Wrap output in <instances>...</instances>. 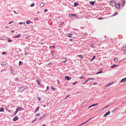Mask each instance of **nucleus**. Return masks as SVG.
Wrapping results in <instances>:
<instances>
[{"mask_svg":"<svg viewBox=\"0 0 126 126\" xmlns=\"http://www.w3.org/2000/svg\"><path fill=\"white\" fill-rule=\"evenodd\" d=\"M64 24V22H63L62 23H61V25H62Z\"/></svg>","mask_w":126,"mask_h":126,"instance_id":"62","label":"nucleus"},{"mask_svg":"<svg viewBox=\"0 0 126 126\" xmlns=\"http://www.w3.org/2000/svg\"><path fill=\"white\" fill-rule=\"evenodd\" d=\"M12 40L11 39L9 40L8 41V42L9 43H11V42H12Z\"/></svg>","mask_w":126,"mask_h":126,"instance_id":"36","label":"nucleus"},{"mask_svg":"<svg viewBox=\"0 0 126 126\" xmlns=\"http://www.w3.org/2000/svg\"><path fill=\"white\" fill-rule=\"evenodd\" d=\"M4 109L2 108H0V111L1 112H4V111L3 110Z\"/></svg>","mask_w":126,"mask_h":126,"instance_id":"19","label":"nucleus"},{"mask_svg":"<svg viewBox=\"0 0 126 126\" xmlns=\"http://www.w3.org/2000/svg\"><path fill=\"white\" fill-rule=\"evenodd\" d=\"M92 107V106H91V105L90 106H89L88 108V109H89L91 107Z\"/></svg>","mask_w":126,"mask_h":126,"instance_id":"60","label":"nucleus"},{"mask_svg":"<svg viewBox=\"0 0 126 126\" xmlns=\"http://www.w3.org/2000/svg\"><path fill=\"white\" fill-rule=\"evenodd\" d=\"M45 3H42L40 4V7H42L44 5Z\"/></svg>","mask_w":126,"mask_h":126,"instance_id":"14","label":"nucleus"},{"mask_svg":"<svg viewBox=\"0 0 126 126\" xmlns=\"http://www.w3.org/2000/svg\"><path fill=\"white\" fill-rule=\"evenodd\" d=\"M110 5L113 6H114L116 4V3L115 2L113 1H110Z\"/></svg>","mask_w":126,"mask_h":126,"instance_id":"1","label":"nucleus"},{"mask_svg":"<svg viewBox=\"0 0 126 126\" xmlns=\"http://www.w3.org/2000/svg\"><path fill=\"white\" fill-rule=\"evenodd\" d=\"M57 82L58 83V84H59V80H57Z\"/></svg>","mask_w":126,"mask_h":126,"instance_id":"51","label":"nucleus"},{"mask_svg":"<svg viewBox=\"0 0 126 126\" xmlns=\"http://www.w3.org/2000/svg\"><path fill=\"white\" fill-rule=\"evenodd\" d=\"M72 40H72V39H69V41H71Z\"/></svg>","mask_w":126,"mask_h":126,"instance_id":"64","label":"nucleus"},{"mask_svg":"<svg viewBox=\"0 0 126 126\" xmlns=\"http://www.w3.org/2000/svg\"><path fill=\"white\" fill-rule=\"evenodd\" d=\"M78 5V3L76 2H75L74 4V6H75V7L76 6H77Z\"/></svg>","mask_w":126,"mask_h":126,"instance_id":"21","label":"nucleus"},{"mask_svg":"<svg viewBox=\"0 0 126 126\" xmlns=\"http://www.w3.org/2000/svg\"><path fill=\"white\" fill-rule=\"evenodd\" d=\"M110 111H109L106 113L103 116L104 117H105L107 116L110 113Z\"/></svg>","mask_w":126,"mask_h":126,"instance_id":"3","label":"nucleus"},{"mask_svg":"<svg viewBox=\"0 0 126 126\" xmlns=\"http://www.w3.org/2000/svg\"><path fill=\"white\" fill-rule=\"evenodd\" d=\"M47 11V9H45V10L44 12L45 13L46 11Z\"/></svg>","mask_w":126,"mask_h":126,"instance_id":"53","label":"nucleus"},{"mask_svg":"<svg viewBox=\"0 0 126 126\" xmlns=\"http://www.w3.org/2000/svg\"><path fill=\"white\" fill-rule=\"evenodd\" d=\"M102 73V71H100V72H98L97 73H96V74H98L101 73Z\"/></svg>","mask_w":126,"mask_h":126,"instance_id":"39","label":"nucleus"},{"mask_svg":"<svg viewBox=\"0 0 126 126\" xmlns=\"http://www.w3.org/2000/svg\"><path fill=\"white\" fill-rule=\"evenodd\" d=\"M94 46H95V45H94V44H92L91 45V47H94Z\"/></svg>","mask_w":126,"mask_h":126,"instance_id":"33","label":"nucleus"},{"mask_svg":"<svg viewBox=\"0 0 126 126\" xmlns=\"http://www.w3.org/2000/svg\"><path fill=\"white\" fill-rule=\"evenodd\" d=\"M39 107H38L37 108H36V110L35 111H34V113H35V112H36V111H37V110H39Z\"/></svg>","mask_w":126,"mask_h":126,"instance_id":"27","label":"nucleus"},{"mask_svg":"<svg viewBox=\"0 0 126 126\" xmlns=\"http://www.w3.org/2000/svg\"><path fill=\"white\" fill-rule=\"evenodd\" d=\"M118 60V59L117 58H116L114 59V62H117Z\"/></svg>","mask_w":126,"mask_h":126,"instance_id":"23","label":"nucleus"},{"mask_svg":"<svg viewBox=\"0 0 126 126\" xmlns=\"http://www.w3.org/2000/svg\"><path fill=\"white\" fill-rule=\"evenodd\" d=\"M19 24H21L23 23L22 22H20L19 23Z\"/></svg>","mask_w":126,"mask_h":126,"instance_id":"58","label":"nucleus"},{"mask_svg":"<svg viewBox=\"0 0 126 126\" xmlns=\"http://www.w3.org/2000/svg\"><path fill=\"white\" fill-rule=\"evenodd\" d=\"M43 119V118L42 117V116L40 118H39V120H41L42 119Z\"/></svg>","mask_w":126,"mask_h":126,"instance_id":"37","label":"nucleus"},{"mask_svg":"<svg viewBox=\"0 0 126 126\" xmlns=\"http://www.w3.org/2000/svg\"><path fill=\"white\" fill-rule=\"evenodd\" d=\"M65 79H67V80H69L70 79H71V77H69L68 76H65Z\"/></svg>","mask_w":126,"mask_h":126,"instance_id":"5","label":"nucleus"},{"mask_svg":"<svg viewBox=\"0 0 126 126\" xmlns=\"http://www.w3.org/2000/svg\"><path fill=\"white\" fill-rule=\"evenodd\" d=\"M5 52H2V55H4L5 54Z\"/></svg>","mask_w":126,"mask_h":126,"instance_id":"49","label":"nucleus"},{"mask_svg":"<svg viewBox=\"0 0 126 126\" xmlns=\"http://www.w3.org/2000/svg\"><path fill=\"white\" fill-rule=\"evenodd\" d=\"M18 35H17L15 36L13 38H19L21 36L20 34H18Z\"/></svg>","mask_w":126,"mask_h":126,"instance_id":"10","label":"nucleus"},{"mask_svg":"<svg viewBox=\"0 0 126 126\" xmlns=\"http://www.w3.org/2000/svg\"><path fill=\"white\" fill-rule=\"evenodd\" d=\"M14 31L13 30H12L11 31V32H14Z\"/></svg>","mask_w":126,"mask_h":126,"instance_id":"54","label":"nucleus"},{"mask_svg":"<svg viewBox=\"0 0 126 126\" xmlns=\"http://www.w3.org/2000/svg\"><path fill=\"white\" fill-rule=\"evenodd\" d=\"M84 78H85V77H84L83 76H82V77H80L79 78V79H83Z\"/></svg>","mask_w":126,"mask_h":126,"instance_id":"38","label":"nucleus"},{"mask_svg":"<svg viewBox=\"0 0 126 126\" xmlns=\"http://www.w3.org/2000/svg\"><path fill=\"white\" fill-rule=\"evenodd\" d=\"M93 58H92V59H91L90 60V61L91 62L92 61H93V60L94 59V58H95V56H93Z\"/></svg>","mask_w":126,"mask_h":126,"instance_id":"15","label":"nucleus"},{"mask_svg":"<svg viewBox=\"0 0 126 126\" xmlns=\"http://www.w3.org/2000/svg\"><path fill=\"white\" fill-rule=\"evenodd\" d=\"M118 13L117 12H116L113 15V16H114L117 14Z\"/></svg>","mask_w":126,"mask_h":126,"instance_id":"30","label":"nucleus"},{"mask_svg":"<svg viewBox=\"0 0 126 126\" xmlns=\"http://www.w3.org/2000/svg\"><path fill=\"white\" fill-rule=\"evenodd\" d=\"M97 83L96 82H95L93 84V85H97Z\"/></svg>","mask_w":126,"mask_h":126,"instance_id":"46","label":"nucleus"},{"mask_svg":"<svg viewBox=\"0 0 126 126\" xmlns=\"http://www.w3.org/2000/svg\"><path fill=\"white\" fill-rule=\"evenodd\" d=\"M17 110H16V112H15V114H14V115H15L16 114V113L18 111H17Z\"/></svg>","mask_w":126,"mask_h":126,"instance_id":"40","label":"nucleus"},{"mask_svg":"<svg viewBox=\"0 0 126 126\" xmlns=\"http://www.w3.org/2000/svg\"><path fill=\"white\" fill-rule=\"evenodd\" d=\"M72 34L71 33H69L68 35V36L69 37H71L72 36L71 35Z\"/></svg>","mask_w":126,"mask_h":126,"instance_id":"29","label":"nucleus"},{"mask_svg":"<svg viewBox=\"0 0 126 126\" xmlns=\"http://www.w3.org/2000/svg\"><path fill=\"white\" fill-rule=\"evenodd\" d=\"M4 91H5V90L4 89L2 90H1V92H2V93H3L4 92Z\"/></svg>","mask_w":126,"mask_h":126,"instance_id":"43","label":"nucleus"},{"mask_svg":"<svg viewBox=\"0 0 126 126\" xmlns=\"http://www.w3.org/2000/svg\"><path fill=\"white\" fill-rule=\"evenodd\" d=\"M98 103H95V104H94L92 105H91V106H92V107H93V106H96L98 105Z\"/></svg>","mask_w":126,"mask_h":126,"instance_id":"18","label":"nucleus"},{"mask_svg":"<svg viewBox=\"0 0 126 126\" xmlns=\"http://www.w3.org/2000/svg\"><path fill=\"white\" fill-rule=\"evenodd\" d=\"M11 73H12L14 74V73L13 72V70H12V69H11Z\"/></svg>","mask_w":126,"mask_h":126,"instance_id":"41","label":"nucleus"},{"mask_svg":"<svg viewBox=\"0 0 126 126\" xmlns=\"http://www.w3.org/2000/svg\"><path fill=\"white\" fill-rule=\"evenodd\" d=\"M5 109H6V110H7L8 112H10V110L8 109H7V107H5Z\"/></svg>","mask_w":126,"mask_h":126,"instance_id":"31","label":"nucleus"},{"mask_svg":"<svg viewBox=\"0 0 126 126\" xmlns=\"http://www.w3.org/2000/svg\"><path fill=\"white\" fill-rule=\"evenodd\" d=\"M15 80L17 81H20V80L18 78H16L15 79Z\"/></svg>","mask_w":126,"mask_h":126,"instance_id":"9","label":"nucleus"},{"mask_svg":"<svg viewBox=\"0 0 126 126\" xmlns=\"http://www.w3.org/2000/svg\"><path fill=\"white\" fill-rule=\"evenodd\" d=\"M19 88L20 89H21V91H23L25 89V88H24L23 87H20Z\"/></svg>","mask_w":126,"mask_h":126,"instance_id":"20","label":"nucleus"},{"mask_svg":"<svg viewBox=\"0 0 126 126\" xmlns=\"http://www.w3.org/2000/svg\"><path fill=\"white\" fill-rule=\"evenodd\" d=\"M18 119V118L17 116H15L13 119V120L14 121H15L16 120Z\"/></svg>","mask_w":126,"mask_h":126,"instance_id":"6","label":"nucleus"},{"mask_svg":"<svg viewBox=\"0 0 126 126\" xmlns=\"http://www.w3.org/2000/svg\"><path fill=\"white\" fill-rule=\"evenodd\" d=\"M6 63L5 62H2L1 63V65H6Z\"/></svg>","mask_w":126,"mask_h":126,"instance_id":"12","label":"nucleus"},{"mask_svg":"<svg viewBox=\"0 0 126 126\" xmlns=\"http://www.w3.org/2000/svg\"><path fill=\"white\" fill-rule=\"evenodd\" d=\"M34 5V3H33L30 6L31 7H32Z\"/></svg>","mask_w":126,"mask_h":126,"instance_id":"32","label":"nucleus"},{"mask_svg":"<svg viewBox=\"0 0 126 126\" xmlns=\"http://www.w3.org/2000/svg\"><path fill=\"white\" fill-rule=\"evenodd\" d=\"M13 22V21H11V22H9V24H11V23H12Z\"/></svg>","mask_w":126,"mask_h":126,"instance_id":"52","label":"nucleus"},{"mask_svg":"<svg viewBox=\"0 0 126 126\" xmlns=\"http://www.w3.org/2000/svg\"><path fill=\"white\" fill-rule=\"evenodd\" d=\"M78 83V82H76L74 83H73V84L74 85H75L76 84V83Z\"/></svg>","mask_w":126,"mask_h":126,"instance_id":"50","label":"nucleus"},{"mask_svg":"<svg viewBox=\"0 0 126 126\" xmlns=\"http://www.w3.org/2000/svg\"><path fill=\"white\" fill-rule=\"evenodd\" d=\"M90 119H89V120H88L87 121H86L85 122H84V123H82V124H81L80 125H82L83 124H85L86 122H88Z\"/></svg>","mask_w":126,"mask_h":126,"instance_id":"25","label":"nucleus"},{"mask_svg":"<svg viewBox=\"0 0 126 126\" xmlns=\"http://www.w3.org/2000/svg\"><path fill=\"white\" fill-rule=\"evenodd\" d=\"M27 54H28V53L27 52V53H25L24 54L25 55Z\"/></svg>","mask_w":126,"mask_h":126,"instance_id":"61","label":"nucleus"},{"mask_svg":"<svg viewBox=\"0 0 126 126\" xmlns=\"http://www.w3.org/2000/svg\"><path fill=\"white\" fill-rule=\"evenodd\" d=\"M126 80V78L122 79L121 80V82H123L125 81Z\"/></svg>","mask_w":126,"mask_h":126,"instance_id":"11","label":"nucleus"},{"mask_svg":"<svg viewBox=\"0 0 126 126\" xmlns=\"http://www.w3.org/2000/svg\"><path fill=\"white\" fill-rule=\"evenodd\" d=\"M14 13L15 14H17L16 13V11H14Z\"/></svg>","mask_w":126,"mask_h":126,"instance_id":"59","label":"nucleus"},{"mask_svg":"<svg viewBox=\"0 0 126 126\" xmlns=\"http://www.w3.org/2000/svg\"><path fill=\"white\" fill-rule=\"evenodd\" d=\"M37 81V83H38V84L39 85H40V83L41 82V80H36Z\"/></svg>","mask_w":126,"mask_h":126,"instance_id":"13","label":"nucleus"},{"mask_svg":"<svg viewBox=\"0 0 126 126\" xmlns=\"http://www.w3.org/2000/svg\"><path fill=\"white\" fill-rule=\"evenodd\" d=\"M122 49L124 51H126V47H123Z\"/></svg>","mask_w":126,"mask_h":126,"instance_id":"16","label":"nucleus"},{"mask_svg":"<svg viewBox=\"0 0 126 126\" xmlns=\"http://www.w3.org/2000/svg\"><path fill=\"white\" fill-rule=\"evenodd\" d=\"M120 5L119 4H117L116 5L115 7L117 9H119L120 8Z\"/></svg>","mask_w":126,"mask_h":126,"instance_id":"7","label":"nucleus"},{"mask_svg":"<svg viewBox=\"0 0 126 126\" xmlns=\"http://www.w3.org/2000/svg\"><path fill=\"white\" fill-rule=\"evenodd\" d=\"M94 79V78H90L89 79V80H90V79Z\"/></svg>","mask_w":126,"mask_h":126,"instance_id":"56","label":"nucleus"},{"mask_svg":"<svg viewBox=\"0 0 126 126\" xmlns=\"http://www.w3.org/2000/svg\"><path fill=\"white\" fill-rule=\"evenodd\" d=\"M40 115V114L39 113H37L36 114V115L37 116H39Z\"/></svg>","mask_w":126,"mask_h":126,"instance_id":"35","label":"nucleus"},{"mask_svg":"<svg viewBox=\"0 0 126 126\" xmlns=\"http://www.w3.org/2000/svg\"><path fill=\"white\" fill-rule=\"evenodd\" d=\"M51 88L53 91H54L55 90V89L54 88L53 86H51Z\"/></svg>","mask_w":126,"mask_h":126,"instance_id":"34","label":"nucleus"},{"mask_svg":"<svg viewBox=\"0 0 126 126\" xmlns=\"http://www.w3.org/2000/svg\"><path fill=\"white\" fill-rule=\"evenodd\" d=\"M42 126H45V125L43 124L42 125Z\"/></svg>","mask_w":126,"mask_h":126,"instance_id":"63","label":"nucleus"},{"mask_svg":"<svg viewBox=\"0 0 126 126\" xmlns=\"http://www.w3.org/2000/svg\"><path fill=\"white\" fill-rule=\"evenodd\" d=\"M23 109L22 107H19L17 108L16 110H17V111L18 112L19 111L22 110Z\"/></svg>","mask_w":126,"mask_h":126,"instance_id":"2","label":"nucleus"},{"mask_svg":"<svg viewBox=\"0 0 126 126\" xmlns=\"http://www.w3.org/2000/svg\"><path fill=\"white\" fill-rule=\"evenodd\" d=\"M116 110V109H114L112 111V112H113L114 111H115Z\"/></svg>","mask_w":126,"mask_h":126,"instance_id":"47","label":"nucleus"},{"mask_svg":"<svg viewBox=\"0 0 126 126\" xmlns=\"http://www.w3.org/2000/svg\"><path fill=\"white\" fill-rule=\"evenodd\" d=\"M49 89V87H48V86H47V89L45 91V92H46L47 90H48Z\"/></svg>","mask_w":126,"mask_h":126,"instance_id":"42","label":"nucleus"},{"mask_svg":"<svg viewBox=\"0 0 126 126\" xmlns=\"http://www.w3.org/2000/svg\"><path fill=\"white\" fill-rule=\"evenodd\" d=\"M111 84H110L109 85H107L106 87H107L108 86L110 85H111Z\"/></svg>","mask_w":126,"mask_h":126,"instance_id":"48","label":"nucleus"},{"mask_svg":"<svg viewBox=\"0 0 126 126\" xmlns=\"http://www.w3.org/2000/svg\"><path fill=\"white\" fill-rule=\"evenodd\" d=\"M23 64V63L21 61H20L19 62V65H20V64L22 65Z\"/></svg>","mask_w":126,"mask_h":126,"instance_id":"28","label":"nucleus"},{"mask_svg":"<svg viewBox=\"0 0 126 126\" xmlns=\"http://www.w3.org/2000/svg\"><path fill=\"white\" fill-rule=\"evenodd\" d=\"M90 3L92 5H94V1H90Z\"/></svg>","mask_w":126,"mask_h":126,"instance_id":"24","label":"nucleus"},{"mask_svg":"<svg viewBox=\"0 0 126 126\" xmlns=\"http://www.w3.org/2000/svg\"><path fill=\"white\" fill-rule=\"evenodd\" d=\"M122 1L123 2V6H124L125 4V2L124 0H122Z\"/></svg>","mask_w":126,"mask_h":126,"instance_id":"22","label":"nucleus"},{"mask_svg":"<svg viewBox=\"0 0 126 126\" xmlns=\"http://www.w3.org/2000/svg\"><path fill=\"white\" fill-rule=\"evenodd\" d=\"M117 66V65L114 64L113 65L111 66V67L112 68H114L115 67Z\"/></svg>","mask_w":126,"mask_h":126,"instance_id":"17","label":"nucleus"},{"mask_svg":"<svg viewBox=\"0 0 126 126\" xmlns=\"http://www.w3.org/2000/svg\"><path fill=\"white\" fill-rule=\"evenodd\" d=\"M31 23V22L29 20H28L26 22V23L28 24L30 23Z\"/></svg>","mask_w":126,"mask_h":126,"instance_id":"26","label":"nucleus"},{"mask_svg":"<svg viewBox=\"0 0 126 126\" xmlns=\"http://www.w3.org/2000/svg\"><path fill=\"white\" fill-rule=\"evenodd\" d=\"M89 79H87V80L83 84H85L86 83V82L88 81L89 80Z\"/></svg>","mask_w":126,"mask_h":126,"instance_id":"44","label":"nucleus"},{"mask_svg":"<svg viewBox=\"0 0 126 126\" xmlns=\"http://www.w3.org/2000/svg\"><path fill=\"white\" fill-rule=\"evenodd\" d=\"M69 96V95L67 96L64 99H65L66 98H67Z\"/></svg>","mask_w":126,"mask_h":126,"instance_id":"57","label":"nucleus"},{"mask_svg":"<svg viewBox=\"0 0 126 126\" xmlns=\"http://www.w3.org/2000/svg\"><path fill=\"white\" fill-rule=\"evenodd\" d=\"M37 99L38 100H39V101H40L41 100V99L40 98V97H37Z\"/></svg>","mask_w":126,"mask_h":126,"instance_id":"45","label":"nucleus"},{"mask_svg":"<svg viewBox=\"0 0 126 126\" xmlns=\"http://www.w3.org/2000/svg\"><path fill=\"white\" fill-rule=\"evenodd\" d=\"M76 16V17H77V15L74 14H70L69 15V17L73 16Z\"/></svg>","mask_w":126,"mask_h":126,"instance_id":"8","label":"nucleus"},{"mask_svg":"<svg viewBox=\"0 0 126 126\" xmlns=\"http://www.w3.org/2000/svg\"><path fill=\"white\" fill-rule=\"evenodd\" d=\"M48 113H46L45 114H44V115H43L42 116V117L43 118L44 117H46L48 115Z\"/></svg>","mask_w":126,"mask_h":126,"instance_id":"4","label":"nucleus"},{"mask_svg":"<svg viewBox=\"0 0 126 126\" xmlns=\"http://www.w3.org/2000/svg\"><path fill=\"white\" fill-rule=\"evenodd\" d=\"M79 57H82V55H79Z\"/></svg>","mask_w":126,"mask_h":126,"instance_id":"55","label":"nucleus"}]
</instances>
